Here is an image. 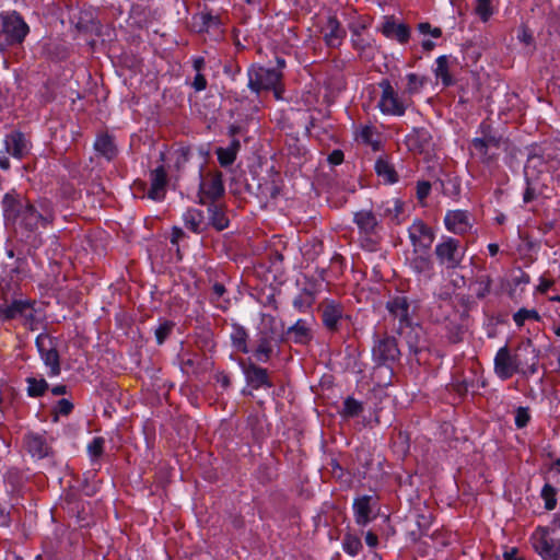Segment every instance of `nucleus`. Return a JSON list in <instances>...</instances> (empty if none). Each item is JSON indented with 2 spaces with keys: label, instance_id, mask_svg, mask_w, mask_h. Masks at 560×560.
Listing matches in <instances>:
<instances>
[{
  "label": "nucleus",
  "instance_id": "nucleus-1",
  "mask_svg": "<svg viewBox=\"0 0 560 560\" xmlns=\"http://www.w3.org/2000/svg\"><path fill=\"white\" fill-rule=\"evenodd\" d=\"M247 75L248 88L252 92L259 94L261 91H273L277 98L281 97L283 73L278 69L252 65L247 70Z\"/></svg>",
  "mask_w": 560,
  "mask_h": 560
},
{
  "label": "nucleus",
  "instance_id": "nucleus-2",
  "mask_svg": "<svg viewBox=\"0 0 560 560\" xmlns=\"http://www.w3.org/2000/svg\"><path fill=\"white\" fill-rule=\"evenodd\" d=\"M317 311L320 314L324 328L331 335L340 332L345 325L348 326L352 319L351 315L345 312L343 304L336 300H323Z\"/></svg>",
  "mask_w": 560,
  "mask_h": 560
},
{
  "label": "nucleus",
  "instance_id": "nucleus-3",
  "mask_svg": "<svg viewBox=\"0 0 560 560\" xmlns=\"http://www.w3.org/2000/svg\"><path fill=\"white\" fill-rule=\"evenodd\" d=\"M400 350L397 339L386 332L383 336L374 334L372 359L377 366H386L392 369L400 359Z\"/></svg>",
  "mask_w": 560,
  "mask_h": 560
},
{
  "label": "nucleus",
  "instance_id": "nucleus-4",
  "mask_svg": "<svg viewBox=\"0 0 560 560\" xmlns=\"http://www.w3.org/2000/svg\"><path fill=\"white\" fill-rule=\"evenodd\" d=\"M0 20L7 45H22L31 31L22 14L16 10L2 11Z\"/></svg>",
  "mask_w": 560,
  "mask_h": 560
},
{
  "label": "nucleus",
  "instance_id": "nucleus-5",
  "mask_svg": "<svg viewBox=\"0 0 560 560\" xmlns=\"http://www.w3.org/2000/svg\"><path fill=\"white\" fill-rule=\"evenodd\" d=\"M35 346L45 366L49 369L48 376H59L61 373L60 354L57 349V337L40 332L35 339Z\"/></svg>",
  "mask_w": 560,
  "mask_h": 560
},
{
  "label": "nucleus",
  "instance_id": "nucleus-6",
  "mask_svg": "<svg viewBox=\"0 0 560 560\" xmlns=\"http://www.w3.org/2000/svg\"><path fill=\"white\" fill-rule=\"evenodd\" d=\"M404 335L409 352L415 357L418 364L425 363L429 360L431 342L424 328L419 325H410L405 327Z\"/></svg>",
  "mask_w": 560,
  "mask_h": 560
},
{
  "label": "nucleus",
  "instance_id": "nucleus-7",
  "mask_svg": "<svg viewBox=\"0 0 560 560\" xmlns=\"http://www.w3.org/2000/svg\"><path fill=\"white\" fill-rule=\"evenodd\" d=\"M238 365L245 376L247 386L253 390L273 387L269 371L258 365L252 358L238 359Z\"/></svg>",
  "mask_w": 560,
  "mask_h": 560
},
{
  "label": "nucleus",
  "instance_id": "nucleus-8",
  "mask_svg": "<svg viewBox=\"0 0 560 560\" xmlns=\"http://www.w3.org/2000/svg\"><path fill=\"white\" fill-rule=\"evenodd\" d=\"M200 178L198 190L199 203L218 202L225 194L222 173L215 171L209 174L207 178H202V171H200Z\"/></svg>",
  "mask_w": 560,
  "mask_h": 560
},
{
  "label": "nucleus",
  "instance_id": "nucleus-9",
  "mask_svg": "<svg viewBox=\"0 0 560 560\" xmlns=\"http://www.w3.org/2000/svg\"><path fill=\"white\" fill-rule=\"evenodd\" d=\"M435 257L441 266L446 269H455L463 260L464 253L459 240L446 237L435 246Z\"/></svg>",
  "mask_w": 560,
  "mask_h": 560
},
{
  "label": "nucleus",
  "instance_id": "nucleus-10",
  "mask_svg": "<svg viewBox=\"0 0 560 560\" xmlns=\"http://www.w3.org/2000/svg\"><path fill=\"white\" fill-rule=\"evenodd\" d=\"M19 224L27 232H35L39 226L46 229L54 221L51 212H39L37 208L30 201H26L21 215H19Z\"/></svg>",
  "mask_w": 560,
  "mask_h": 560
},
{
  "label": "nucleus",
  "instance_id": "nucleus-11",
  "mask_svg": "<svg viewBox=\"0 0 560 560\" xmlns=\"http://www.w3.org/2000/svg\"><path fill=\"white\" fill-rule=\"evenodd\" d=\"M522 362L517 354L511 353L508 346L500 348L494 358V372L502 380L511 378L521 372Z\"/></svg>",
  "mask_w": 560,
  "mask_h": 560
},
{
  "label": "nucleus",
  "instance_id": "nucleus-12",
  "mask_svg": "<svg viewBox=\"0 0 560 560\" xmlns=\"http://www.w3.org/2000/svg\"><path fill=\"white\" fill-rule=\"evenodd\" d=\"M378 86L382 89V95L378 102L381 112L386 115L402 116L406 112V106L392 86L389 80L383 79L378 83Z\"/></svg>",
  "mask_w": 560,
  "mask_h": 560
},
{
  "label": "nucleus",
  "instance_id": "nucleus-13",
  "mask_svg": "<svg viewBox=\"0 0 560 560\" xmlns=\"http://www.w3.org/2000/svg\"><path fill=\"white\" fill-rule=\"evenodd\" d=\"M405 143L409 151L430 156L434 152V142L431 132L424 128H413L406 136Z\"/></svg>",
  "mask_w": 560,
  "mask_h": 560
},
{
  "label": "nucleus",
  "instance_id": "nucleus-14",
  "mask_svg": "<svg viewBox=\"0 0 560 560\" xmlns=\"http://www.w3.org/2000/svg\"><path fill=\"white\" fill-rule=\"evenodd\" d=\"M314 339V332L305 319H298L293 325L282 331L279 342H293L299 346H308Z\"/></svg>",
  "mask_w": 560,
  "mask_h": 560
},
{
  "label": "nucleus",
  "instance_id": "nucleus-15",
  "mask_svg": "<svg viewBox=\"0 0 560 560\" xmlns=\"http://www.w3.org/2000/svg\"><path fill=\"white\" fill-rule=\"evenodd\" d=\"M377 31L386 38L396 40L400 45L407 44L411 36L410 26L406 23H398L394 15H385Z\"/></svg>",
  "mask_w": 560,
  "mask_h": 560
},
{
  "label": "nucleus",
  "instance_id": "nucleus-16",
  "mask_svg": "<svg viewBox=\"0 0 560 560\" xmlns=\"http://www.w3.org/2000/svg\"><path fill=\"white\" fill-rule=\"evenodd\" d=\"M34 305L35 301L33 300L13 299L10 303L4 304L3 310H0L2 322H10L18 317H23L26 322H33L35 319Z\"/></svg>",
  "mask_w": 560,
  "mask_h": 560
},
{
  "label": "nucleus",
  "instance_id": "nucleus-17",
  "mask_svg": "<svg viewBox=\"0 0 560 560\" xmlns=\"http://www.w3.org/2000/svg\"><path fill=\"white\" fill-rule=\"evenodd\" d=\"M351 32V44L354 50L359 52V56L371 60L374 58L373 46L375 40L371 37H364L363 32L366 30L364 23H351L349 24Z\"/></svg>",
  "mask_w": 560,
  "mask_h": 560
},
{
  "label": "nucleus",
  "instance_id": "nucleus-18",
  "mask_svg": "<svg viewBox=\"0 0 560 560\" xmlns=\"http://www.w3.org/2000/svg\"><path fill=\"white\" fill-rule=\"evenodd\" d=\"M488 119L487 117L481 122L483 136L472 139L469 147L472 163L482 164L485 170L490 167V156L488 155L490 135L486 131V128L489 127Z\"/></svg>",
  "mask_w": 560,
  "mask_h": 560
},
{
  "label": "nucleus",
  "instance_id": "nucleus-19",
  "mask_svg": "<svg viewBox=\"0 0 560 560\" xmlns=\"http://www.w3.org/2000/svg\"><path fill=\"white\" fill-rule=\"evenodd\" d=\"M516 147L509 138L500 135L492 136V164L499 167L500 162L504 165H511L515 158Z\"/></svg>",
  "mask_w": 560,
  "mask_h": 560
},
{
  "label": "nucleus",
  "instance_id": "nucleus-20",
  "mask_svg": "<svg viewBox=\"0 0 560 560\" xmlns=\"http://www.w3.org/2000/svg\"><path fill=\"white\" fill-rule=\"evenodd\" d=\"M445 329V336L452 343H458L464 340L468 328L467 310L463 308L458 314L442 324Z\"/></svg>",
  "mask_w": 560,
  "mask_h": 560
},
{
  "label": "nucleus",
  "instance_id": "nucleus-21",
  "mask_svg": "<svg viewBox=\"0 0 560 560\" xmlns=\"http://www.w3.org/2000/svg\"><path fill=\"white\" fill-rule=\"evenodd\" d=\"M23 445L26 452L34 458L43 459L54 454L51 446L47 443L44 434L27 432L23 436Z\"/></svg>",
  "mask_w": 560,
  "mask_h": 560
},
{
  "label": "nucleus",
  "instance_id": "nucleus-22",
  "mask_svg": "<svg viewBox=\"0 0 560 560\" xmlns=\"http://www.w3.org/2000/svg\"><path fill=\"white\" fill-rule=\"evenodd\" d=\"M388 313L399 320V329L412 324L410 316V303L405 295H395L386 302Z\"/></svg>",
  "mask_w": 560,
  "mask_h": 560
},
{
  "label": "nucleus",
  "instance_id": "nucleus-23",
  "mask_svg": "<svg viewBox=\"0 0 560 560\" xmlns=\"http://www.w3.org/2000/svg\"><path fill=\"white\" fill-rule=\"evenodd\" d=\"M375 504L376 499L372 495L364 494L354 499L352 508L357 525L365 527L376 517L373 513Z\"/></svg>",
  "mask_w": 560,
  "mask_h": 560
},
{
  "label": "nucleus",
  "instance_id": "nucleus-24",
  "mask_svg": "<svg viewBox=\"0 0 560 560\" xmlns=\"http://www.w3.org/2000/svg\"><path fill=\"white\" fill-rule=\"evenodd\" d=\"M409 238L418 250H429L434 241V233L428 224L417 220L409 228Z\"/></svg>",
  "mask_w": 560,
  "mask_h": 560
},
{
  "label": "nucleus",
  "instance_id": "nucleus-25",
  "mask_svg": "<svg viewBox=\"0 0 560 560\" xmlns=\"http://www.w3.org/2000/svg\"><path fill=\"white\" fill-rule=\"evenodd\" d=\"M150 182L151 186L147 194L148 198L153 201L164 200L166 196L168 176L163 165H160L150 172Z\"/></svg>",
  "mask_w": 560,
  "mask_h": 560
},
{
  "label": "nucleus",
  "instance_id": "nucleus-26",
  "mask_svg": "<svg viewBox=\"0 0 560 560\" xmlns=\"http://www.w3.org/2000/svg\"><path fill=\"white\" fill-rule=\"evenodd\" d=\"M208 210V226L221 232L229 228L230 220L226 215V206L220 202H209L206 205Z\"/></svg>",
  "mask_w": 560,
  "mask_h": 560
},
{
  "label": "nucleus",
  "instance_id": "nucleus-27",
  "mask_svg": "<svg viewBox=\"0 0 560 560\" xmlns=\"http://www.w3.org/2000/svg\"><path fill=\"white\" fill-rule=\"evenodd\" d=\"M25 206L26 201L20 198L15 190L7 192L2 198V210L4 219L7 221L16 222Z\"/></svg>",
  "mask_w": 560,
  "mask_h": 560
},
{
  "label": "nucleus",
  "instance_id": "nucleus-28",
  "mask_svg": "<svg viewBox=\"0 0 560 560\" xmlns=\"http://www.w3.org/2000/svg\"><path fill=\"white\" fill-rule=\"evenodd\" d=\"M444 223L448 231L464 234L470 229L469 212L466 210H448Z\"/></svg>",
  "mask_w": 560,
  "mask_h": 560
},
{
  "label": "nucleus",
  "instance_id": "nucleus-29",
  "mask_svg": "<svg viewBox=\"0 0 560 560\" xmlns=\"http://www.w3.org/2000/svg\"><path fill=\"white\" fill-rule=\"evenodd\" d=\"M5 150L15 159H23L28 153L25 135L20 130H14L5 136Z\"/></svg>",
  "mask_w": 560,
  "mask_h": 560
},
{
  "label": "nucleus",
  "instance_id": "nucleus-30",
  "mask_svg": "<svg viewBox=\"0 0 560 560\" xmlns=\"http://www.w3.org/2000/svg\"><path fill=\"white\" fill-rule=\"evenodd\" d=\"M326 32L324 34L325 44L328 47H339L346 37V30L341 26L337 16L330 15L327 19Z\"/></svg>",
  "mask_w": 560,
  "mask_h": 560
},
{
  "label": "nucleus",
  "instance_id": "nucleus-31",
  "mask_svg": "<svg viewBox=\"0 0 560 560\" xmlns=\"http://www.w3.org/2000/svg\"><path fill=\"white\" fill-rule=\"evenodd\" d=\"M93 147L96 153L107 161H113L118 154L115 138L108 132L97 135Z\"/></svg>",
  "mask_w": 560,
  "mask_h": 560
},
{
  "label": "nucleus",
  "instance_id": "nucleus-32",
  "mask_svg": "<svg viewBox=\"0 0 560 560\" xmlns=\"http://www.w3.org/2000/svg\"><path fill=\"white\" fill-rule=\"evenodd\" d=\"M272 336L266 331H259L257 335V346L253 350V357L256 362L267 363L273 354L271 345Z\"/></svg>",
  "mask_w": 560,
  "mask_h": 560
},
{
  "label": "nucleus",
  "instance_id": "nucleus-33",
  "mask_svg": "<svg viewBox=\"0 0 560 560\" xmlns=\"http://www.w3.org/2000/svg\"><path fill=\"white\" fill-rule=\"evenodd\" d=\"M130 16L136 20L138 25L142 26L158 20L160 12L148 3L136 2L131 4Z\"/></svg>",
  "mask_w": 560,
  "mask_h": 560
},
{
  "label": "nucleus",
  "instance_id": "nucleus-34",
  "mask_svg": "<svg viewBox=\"0 0 560 560\" xmlns=\"http://www.w3.org/2000/svg\"><path fill=\"white\" fill-rule=\"evenodd\" d=\"M410 267L416 273L430 278L433 272V261L428 250L415 248L413 257L410 259Z\"/></svg>",
  "mask_w": 560,
  "mask_h": 560
},
{
  "label": "nucleus",
  "instance_id": "nucleus-35",
  "mask_svg": "<svg viewBox=\"0 0 560 560\" xmlns=\"http://www.w3.org/2000/svg\"><path fill=\"white\" fill-rule=\"evenodd\" d=\"M460 311L462 310H458L455 304L432 302L429 307V316L432 322L442 325Z\"/></svg>",
  "mask_w": 560,
  "mask_h": 560
},
{
  "label": "nucleus",
  "instance_id": "nucleus-36",
  "mask_svg": "<svg viewBox=\"0 0 560 560\" xmlns=\"http://www.w3.org/2000/svg\"><path fill=\"white\" fill-rule=\"evenodd\" d=\"M353 222L358 225L360 233L364 235L375 234L378 226V221L371 210L355 212Z\"/></svg>",
  "mask_w": 560,
  "mask_h": 560
},
{
  "label": "nucleus",
  "instance_id": "nucleus-37",
  "mask_svg": "<svg viewBox=\"0 0 560 560\" xmlns=\"http://www.w3.org/2000/svg\"><path fill=\"white\" fill-rule=\"evenodd\" d=\"M183 221L190 232L201 234L207 230L203 212L199 209L190 208L183 214Z\"/></svg>",
  "mask_w": 560,
  "mask_h": 560
},
{
  "label": "nucleus",
  "instance_id": "nucleus-38",
  "mask_svg": "<svg viewBox=\"0 0 560 560\" xmlns=\"http://www.w3.org/2000/svg\"><path fill=\"white\" fill-rule=\"evenodd\" d=\"M247 341L248 332L246 328L237 323H233L231 334V342L233 348L238 352L247 354L250 351Z\"/></svg>",
  "mask_w": 560,
  "mask_h": 560
},
{
  "label": "nucleus",
  "instance_id": "nucleus-39",
  "mask_svg": "<svg viewBox=\"0 0 560 560\" xmlns=\"http://www.w3.org/2000/svg\"><path fill=\"white\" fill-rule=\"evenodd\" d=\"M375 173L383 178L386 184H395L398 182V174L394 166L384 158H378L374 166Z\"/></svg>",
  "mask_w": 560,
  "mask_h": 560
},
{
  "label": "nucleus",
  "instance_id": "nucleus-40",
  "mask_svg": "<svg viewBox=\"0 0 560 560\" xmlns=\"http://www.w3.org/2000/svg\"><path fill=\"white\" fill-rule=\"evenodd\" d=\"M435 186H440V189L444 196L456 199L460 195V183L457 177L446 175L442 179L434 182Z\"/></svg>",
  "mask_w": 560,
  "mask_h": 560
},
{
  "label": "nucleus",
  "instance_id": "nucleus-41",
  "mask_svg": "<svg viewBox=\"0 0 560 560\" xmlns=\"http://www.w3.org/2000/svg\"><path fill=\"white\" fill-rule=\"evenodd\" d=\"M536 551L544 558L549 560L559 559V548H557L552 540L546 537L540 538L535 544Z\"/></svg>",
  "mask_w": 560,
  "mask_h": 560
},
{
  "label": "nucleus",
  "instance_id": "nucleus-42",
  "mask_svg": "<svg viewBox=\"0 0 560 560\" xmlns=\"http://www.w3.org/2000/svg\"><path fill=\"white\" fill-rule=\"evenodd\" d=\"M27 388L26 393L28 397L38 398L45 395V393L49 389V385L44 377L36 378L30 376L26 378Z\"/></svg>",
  "mask_w": 560,
  "mask_h": 560
},
{
  "label": "nucleus",
  "instance_id": "nucleus-43",
  "mask_svg": "<svg viewBox=\"0 0 560 560\" xmlns=\"http://www.w3.org/2000/svg\"><path fill=\"white\" fill-rule=\"evenodd\" d=\"M342 549L351 557L358 556L363 549L361 538L355 534L347 532L342 538Z\"/></svg>",
  "mask_w": 560,
  "mask_h": 560
},
{
  "label": "nucleus",
  "instance_id": "nucleus-44",
  "mask_svg": "<svg viewBox=\"0 0 560 560\" xmlns=\"http://www.w3.org/2000/svg\"><path fill=\"white\" fill-rule=\"evenodd\" d=\"M468 288L470 296H476L477 299H485L490 290V276H479L476 281L469 284Z\"/></svg>",
  "mask_w": 560,
  "mask_h": 560
},
{
  "label": "nucleus",
  "instance_id": "nucleus-45",
  "mask_svg": "<svg viewBox=\"0 0 560 560\" xmlns=\"http://www.w3.org/2000/svg\"><path fill=\"white\" fill-rule=\"evenodd\" d=\"M211 290L212 294L210 301L212 303H217L222 300L221 303L217 304V307L223 312H226L230 308L231 300L229 298H224L228 292L225 285L221 282H215L213 283Z\"/></svg>",
  "mask_w": 560,
  "mask_h": 560
},
{
  "label": "nucleus",
  "instance_id": "nucleus-46",
  "mask_svg": "<svg viewBox=\"0 0 560 560\" xmlns=\"http://www.w3.org/2000/svg\"><path fill=\"white\" fill-rule=\"evenodd\" d=\"M436 78H441L442 83L445 88L454 84V80L448 71V58L447 56H440L436 59V68L434 70Z\"/></svg>",
  "mask_w": 560,
  "mask_h": 560
},
{
  "label": "nucleus",
  "instance_id": "nucleus-47",
  "mask_svg": "<svg viewBox=\"0 0 560 560\" xmlns=\"http://www.w3.org/2000/svg\"><path fill=\"white\" fill-rule=\"evenodd\" d=\"M315 302V295L310 289H303L302 292L293 300V306L301 313H305L312 308Z\"/></svg>",
  "mask_w": 560,
  "mask_h": 560
},
{
  "label": "nucleus",
  "instance_id": "nucleus-48",
  "mask_svg": "<svg viewBox=\"0 0 560 560\" xmlns=\"http://www.w3.org/2000/svg\"><path fill=\"white\" fill-rule=\"evenodd\" d=\"M199 19L198 32H208L210 28L219 30L221 27V19L219 15H212L211 12L201 13L194 18Z\"/></svg>",
  "mask_w": 560,
  "mask_h": 560
},
{
  "label": "nucleus",
  "instance_id": "nucleus-49",
  "mask_svg": "<svg viewBox=\"0 0 560 560\" xmlns=\"http://www.w3.org/2000/svg\"><path fill=\"white\" fill-rule=\"evenodd\" d=\"M363 411V405L352 396H348L342 404V410L340 415L343 418H355L359 417Z\"/></svg>",
  "mask_w": 560,
  "mask_h": 560
},
{
  "label": "nucleus",
  "instance_id": "nucleus-50",
  "mask_svg": "<svg viewBox=\"0 0 560 560\" xmlns=\"http://www.w3.org/2000/svg\"><path fill=\"white\" fill-rule=\"evenodd\" d=\"M486 386L487 385H486L485 381H481V382L476 381L475 382V380H471V381L464 380L463 382H458V383L454 384V388L459 396H464L468 393H471L472 395L479 394V389L486 388Z\"/></svg>",
  "mask_w": 560,
  "mask_h": 560
},
{
  "label": "nucleus",
  "instance_id": "nucleus-51",
  "mask_svg": "<svg viewBox=\"0 0 560 560\" xmlns=\"http://www.w3.org/2000/svg\"><path fill=\"white\" fill-rule=\"evenodd\" d=\"M557 493L558 490L550 483H545V486L541 489V498L545 501V509L547 511H552L556 509L557 505Z\"/></svg>",
  "mask_w": 560,
  "mask_h": 560
},
{
  "label": "nucleus",
  "instance_id": "nucleus-52",
  "mask_svg": "<svg viewBox=\"0 0 560 560\" xmlns=\"http://www.w3.org/2000/svg\"><path fill=\"white\" fill-rule=\"evenodd\" d=\"M247 424L250 428L252 435L255 439V441L259 442L266 438L264 421L261 418L252 415L247 419Z\"/></svg>",
  "mask_w": 560,
  "mask_h": 560
},
{
  "label": "nucleus",
  "instance_id": "nucleus-53",
  "mask_svg": "<svg viewBox=\"0 0 560 560\" xmlns=\"http://www.w3.org/2000/svg\"><path fill=\"white\" fill-rule=\"evenodd\" d=\"M174 327H175L174 322L168 320V319L162 320L154 331L156 343L158 345L164 343L165 340L171 336Z\"/></svg>",
  "mask_w": 560,
  "mask_h": 560
},
{
  "label": "nucleus",
  "instance_id": "nucleus-54",
  "mask_svg": "<svg viewBox=\"0 0 560 560\" xmlns=\"http://www.w3.org/2000/svg\"><path fill=\"white\" fill-rule=\"evenodd\" d=\"M105 439L103 436H95L88 444V453L93 460L98 459L104 454Z\"/></svg>",
  "mask_w": 560,
  "mask_h": 560
},
{
  "label": "nucleus",
  "instance_id": "nucleus-55",
  "mask_svg": "<svg viewBox=\"0 0 560 560\" xmlns=\"http://www.w3.org/2000/svg\"><path fill=\"white\" fill-rule=\"evenodd\" d=\"M513 319L517 326H523L526 319L540 320V315L536 310L520 308L514 315Z\"/></svg>",
  "mask_w": 560,
  "mask_h": 560
},
{
  "label": "nucleus",
  "instance_id": "nucleus-56",
  "mask_svg": "<svg viewBox=\"0 0 560 560\" xmlns=\"http://www.w3.org/2000/svg\"><path fill=\"white\" fill-rule=\"evenodd\" d=\"M406 78H407L406 91L410 95L418 93L425 83V78L419 77L416 73H408Z\"/></svg>",
  "mask_w": 560,
  "mask_h": 560
},
{
  "label": "nucleus",
  "instance_id": "nucleus-57",
  "mask_svg": "<svg viewBox=\"0 0 560 560\" xmlns=\"http://www.w3.org/2000/svg\"><path fill=\"white\" fill-rule=\"evenodd\" d=\"M215 154L222 167L231 166L235 162L237 156L234 152H231L226 148L222 147L217 148Z\"/></svg>",
  "mask_w": 560,
  "mask_h": 560
},
{
  "label": "nucleus",
  "instance_id": "nucleus-58",
  "mask_svg": "<svg viewBox=\"0 0 560 560\" xmlns=\"http://www.w3.org/2000/svg\"><path fill=\"white\" fill-rule=\"evenodd\" d=\"M175 154L176 161L174 166L177 172H180L190 160L191 150L189 147H180L176 150Z\"/></svg>",
  "mask_w": 560,
  "mask_h": 560
},
{
  "label": "nucleus",
  "instance_id": "nucleus-59",
  "mask_svg": "<svg viewBox=\"0 0 560 560\" xmlns=\"http://www.w3.org/2000/svg\"><path fill=\"white\" fill-rule=\"evenodd\" d=\"M474 13L482 21L490 20V0H476Z\"/></svg>",
  "mask_w": 560,
  "mask_h": 560
},
{
  "label": "nucleus",
  "instance_id": "nucleus-60",
  "mask_svg": "<svg viewBox=\"0 0 560 560\" xmlns=\"http://www.w3.org/2000/svg\"><path fill=\"white\" fill-rule=\"evenodd\" d=\"M530 421V415L528 408L518 407L515 413V425L518 429L525 428Z\"/></svg>",
  "mask_w": 560,
  "mask_h": 560
},
{
  "label": "nucleus",
  "instance_id": "nucleus-61",
  "mask_svg": "<svg viewBox=\"0 0 560 560\" xmlns=\"http://www.w3.org/2000/svg\"><path fill=\"white\" fill-rule=\"evenodd\" d=\"M402 211H404V202L400 201L399 199H394L393 208L388 207L385 210V213L388 215H392V219L394 221H396L397 224H399L400 223L399 215L402 213Z\"/></svg>",
  "mask_w": 560,
  "mask_h": 560
},
{
  "label": "nucleus",
  "instance_id": "nucleus-62",
  "mask_svg": "<svg viewBox=\"0 0 560 560\" xmlns=\"http://www.w3.org/2000/svg\"><path fill=\"white\" fill-rule=\"evenodd\" d=\"M431 188H432V185L430 182H427V180L418 182L417 183V191H416L417 199L420 202H422L430 195Z\"/></svg>",
  "mask_w": 560,
  "mask_h": 560
},
{
  "label": "nucleus",
  "instance_id": "nucleus-63",
  "mask_svg": "<svg viewBox=\"0 0 560 560\" xmlns=\"http://www.w3.org/2000/svg\"><path fill=\"white\" fill-rule=\"evenodd\" d=\"M73 408L74 406L69 399L61 398L60 400H58L55 411L57 415L69 416L72 412Z\"/></svg>",
  "mask_w": 560,
  "mask_h": 560
},
{
  "label": "nucleus",
  "instance_id": "nucleus-64",
  "mask_svg": "<svg viewBox=\"0 0 560 560\" xmlns=\"http://www.w3.org/2000/svg\"><path fill=\"white\" fill-rule=\"evenodd\" d=\"M433 302L455 304L453 301V292H451L448 288H441L440 292L435 294Z\"/></svg>",
  "mask_w": 560,
  "mask_h": 560
}]
</instances>
